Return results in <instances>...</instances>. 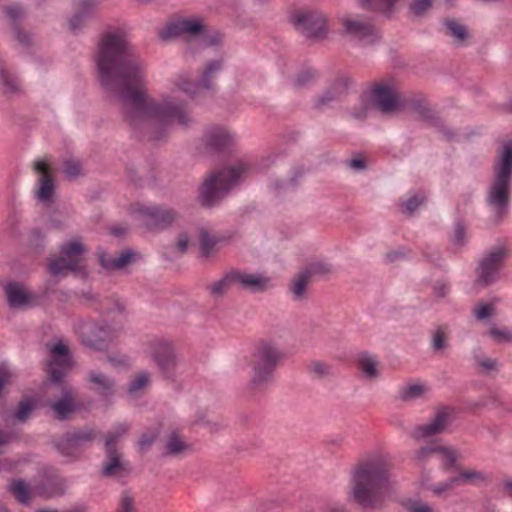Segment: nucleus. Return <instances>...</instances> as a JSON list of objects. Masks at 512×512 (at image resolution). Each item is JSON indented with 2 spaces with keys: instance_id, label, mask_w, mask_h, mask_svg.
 Here are the masks:
<instances>
[{
  "instance_id": "nucleus-22",
  "label": "nucleus",
  "mask_w": 512,
  "mask_h": 512,
  "mask_svg": "<svg viewBox=\"0 0 512 512\" xmlns=\"http://www.w3.org/2000/svg\"><path fill=\"white\" fill-rule=\"evenodd\" d=\"M96 4V0H74L73 7L75 13L69 19V28L74 32L81 30Z\"/></svg>"
},
{
  "instance_id": "nucleus-54",
  "label": "nucleus",
  "mask_w": 512,
  "mask_h": 512,
  "mask_svg": "<svg viewBox=\"0 0 512 512\" xmlns=\"http://www.w3.org/2000/svg\"><path fill=\"white\" fill-rule=\"evenodd\" d=\"M4 12H5V15L9 19L15 20V19L19 18L23 14V9L18 4H12V5L7 6L5 8Z\"/></svg>"
},
{
  "instance_id": "nucleus-15",
  "label": "nucleus",
  "mask_w": 512,
  "mask_h": 512,
  "mask_svg": "<svg viewBox=\"0 0 512 512\" xmlns=\"http://www.w3.org/2000/svg\"><path fill=\"white\" fill-rule=\"evenodd\" d=\"M71 357L67 346L58 341L50 348V361L48 363V374L50 380L58 383L71 368Z\"/></svg>"
},
{
  "instance_id": "nucleus-53",
  "label": "nucleus",
  "mask_w": 512,
  "mask_h": 512,
  "mask_svg": "<svg viewBox=\"0 0 512 512\" xmlns=\"http://www.w3.org/2000/svg\"><path fill=\"white\" fill-rule=\"evenodd\" d=\"M0 85L9 92L17 88L16 82L3 70L0 71Z\"/></svg>"
},
{
  "instance_id": "nucleus-52",
  "label": "nucleus",
  "mask_w": 512,
  "mask_h": 512,
  "mask_svg": "<svg viewBox=\"0 0 512 512\" xmlns=\"http://www.w3.org/2000/svg\"><path fill=\"white\" fill-rule=\"evenodd\" d=\"M446 335L442 329H437L432 335V346L435 350H442L446 346Z\"/></svg>"
},
{
  "instance_id": "nucleus-11",
  "label": "nucleus",
  "mask_w": 512,
  "mask_h": 512,
  "mask_svg": "<svg viewBox=\"0 0 512 512\" xmlns=\"http://www.w3.org/2000/svg\"><path fill=\"white\" fill-rule=\"evenodd\" d=\"M129 429V425L121 423L115 429L109 432L105 439V447L108 457V462L103 467V474L105 476H121L127 471L125 463L120 459L117 452L116 444L118 439L124 435Z\"/></svg>"
},
{
  "instance_id": "nucleus-34",
  "label": "nucleus",
  "mask_w": 512,
  "mask_h": 512,
  "mask_svg": "<svg viewBox=\"0 0 512 512\" xmlns=\"http://www.w3.org/2000/svg\"><path fill=\"white\" fill-rule=\"evenodd\" d=\"M89 379L103 394L110 392L114 386V381L100 372H91Z\"/></svg>"
},
{
  "instance_id": "nucleus-48",
  "label": "nucleus",
  "mask_w": 512,
  "mask_h": 512,
  "mask_svg": "<svg viewBox=\"0 0 512 512\" xmlns=\"http://www.w3.org/2000/svg\"><path fill=\"white\" fill-rule=\"evenodd\" d=\"M433 0H413L410 4V11L416 16L426 13L432 6Z\"/></svg>"
},
{
  "instance_id": "nucleus-59",
  "label": "nucleus",
  "mask_w": 512,
  "mask_h": 512,
  "mask_svg": "<svg viewBox=\"0 0 512 512\" xmlns=\"http://www.w3.org/2000/svg\"><path fill=\"white\" fill-rule=\"evenodd\" d=\"M155 435L147 436L142 435L140 438L138 445L141 449H146L153 441H154Z\"/></svg>"
},
{
  "instance_id": "nucleus-20",
  "label": "nucleus",
  "mask_w": 512,
  "mask_h": 512,
  "mask_svg": "<svg viewBox=\"0 0 512 512\" xmlns=\"http://www.w3.org/2000/svg\"><path fill=\"white\" fill-rule=\"evenodd\" d=\"M231 273L235 285H239L253 292L264 290L271 281V279L263 273H251L240 270H232Z\"/></svg>"
},
{
  "instance_id": "nucleus-8",
  "label": "nucleus",
  "mask_w": 512,
  "mask_h": 512,
  "mask_svg": "<svg viewBox=\"0 0 512 512\" xmlns=\"http://www.w3.org/2000/svg\"><path fill=\"white\" fill-rule=\"evenodd\" d=\"M292 22L308 39L322 40L329 32L327 16L322 11L298 10L292 15Z\"/></svg>"
},
{
  "instance_id": "nucleus-5",
  "label": "nucleus",
  "mask_w": 512,
  "mask_h": 512,
  "mask_svg": "<svg viewBox=\"0 0 512 512\" xmlns=\"http://www.w3.org/2000/svg\"><path fill=\"white\" fill-rule=\"evenodd\" d=\"M370 102L374 107L383 113H392L399 110L403 105L397 82L394 78H386L375 82L366 92L359 107L354 108L352 115L357 119L367 116Z\"/></svg>"
},
{
  "instance_id": "nucleus-45",
  "label": "nucleus",
  "mask_w": 512,
  "mask_h": 512,
  "mask_svg": "<svg viewBox=\"0 0 512 512\" xmlns=\"http://www.w3.org/2000/svg\"><path fill=\"white\" fill-rule=\"evenodd\" d=\"M496 308L493 303H480L473 309V314L478 320H484L494 316Z\"/></svg>"
},
{
  "instance_id": "nucleus-2",
  "label": "nucleus",
  "mask_w": 512,
  "mask_h": 512,
  "mask_svg": "<svg viewBox=\"0 0 512 512\" xmlns=\"http://www.w3.org/2000/svg\"><path fill=\"white\" fill-rule=\"evenodd\" d=\"M389 467V456L383 452H375L361 460L351 473L350 498L365 509L380 507L393 487Z\"/></svg>"
},
{
  "instance_id": "nucleus-35",
  "label": "nucleus",
  "mask_w": 512,
  "mask_h": 512,
  "mask_svg": "<svg viewBox=\"0 0 512 512\" xmlns=\"http://www.w3.org/2000/svg\"><path fill=\"white\" fill-rule=\"evenodd\" d=\"M487 335L496 343L512 341V330L507 327L493 326L487 331Z\"/></svg>"
},
{
  "instance_id": "nucleus-47",
  "label": "nucleus",
  "mask_w": 512,
  "mask_h": 512,
  "mask_svg": "<svg viewBox=\"0 0 512 512\" xmlns=\"http://www.w3.org/2000/svg\"><path fill=\"white\" fill-rule=\"evenodd\" d=\"M92 436H93L92 430L87 429V430H84V431H79V432H75V433H72V434L68 435L67 436V442L71 446H75L76 447V446H80L84 442L92 439Z\"/></svg>"
},
{
  "instance_id": "nucleus-28",
  "label": "nucleus",
  "mask_w": 512,
  "mask_h": 512,
  "mask_svg": "<svg viewBox=\"0 0 512 512\" xmlns=\"http://www.w3.org/2000/svg\"><path fill=\"white\" fill-rule=\"evenodd\" d=\"M200 250L204 256L210 255L224 241L223 237L210 235L206 230L199 232Z\"/></svg>"
},
{
  "instance_id": "nucleus-9",
  "label": "nucleus",
  "mask_w": 512,
  "mask_h": 512,
  "mask_svg": "<svg viewBox=\"0 0 512 512\" xmlns=\"http://www.w3.org/2000/svg\"><path fill=\"white\" fill-rule=\"evenodd\" d=\"M507 255L508 250L504 244H498L488 249L479 262V279L485 284L497 281Z\"/></svg>"
},
{
  "instance_id": "nucleus-14",
  "label": "nucleus",
  "mask_w": 512,
  "mask_h": 512,
  "mask_svg": "<svg viewBox=\"0 0 512 512\" xmlns=\"http://www.w3.org/2000/svg\"><path fill=\"white\" fill-rule=\"evenodd\" d=\"M82 343L92 349L101 350L112 341L115 328L108 324L87 323L81 328Z\"/></svg>"
},
{
  "instance_id": "nucleus-55",
  "label": "nucleus",
  "mask_w": 512,
  "mask_h": 512,
  "mask_svg": "<svg viewBox=\"0 0 512 512\" xmlns=\"http://www.w3.org/2000/svg\"><path fill=\"white\" fill-rule=\"evenodd\" d=\"M109 362L117 368H122L130 364V358L126 355L118 354L114 357H109Z\"/></svg>"
},
{
  "instance_id": "nucleus-49",
  "label": "nucleus",
  "mask_w": 512,
  "mask_h": 512,
  "mask_svg": "<svg viewBox=\"0 0 512 512\" xmlns=\"http://www.w3.org/2000/svg\"><path fill=\"white\" fill-rule=\"evenodd\" d=\"M63 173L66 177L73 179L81 173V165L78 161L67 160L63 164Z\"/></svg>"
},
{
  "instance_id": "nucleus-24",
  "label": "nucleus",
  "mask_w": 512,
  "mask_h": 512,
  "mask_svg": "<svg viewBox=\"0 0 512 512\" xmlns=\"http://www.w3.org/2000/svg\"><path fill=\"white\" fill-rule=\"evenodd\" d=\"M8 303L13 308H24L29 306L31 296L25 288L18 283H9L5 287Z\"/></svg>"
},
{
  "instance_id": "nucleus-29",
  "label": "nucleus",
  "mask_w": 512,
  "mask_h": 512,
  "mask_svg": "<svg viewBox=\"0 0 512 512\" xmlns=\"http://www.w3.org/2000/svg\"><path fill=\"white\" fill-rule=\"evenodd\" d=\"M360 7L390 14L398 0H357Z\"/></svg>"
},
{
  "instance_id": "nucleus-39",
  "label": "nucleus",
  "mask_w": 512,
  "mask_h": 512,
  "mask_svg": "<svg viewBox=\"0 0 512 512\" xmlns=\"http://www.w3.org/2000/svg\"><path fill=\"white\" fill-rule=\"evenodd\" d=\"M445 26L449 31L450 35L453 36L458 41H463L468 36L466 27L456 20H446Z\"/></svg>"
},
{
  "instance_id": "nucleus-41",
  "label": "nucleus",
  "mask_w": 512,
  "mask_h": 512,
  "mask_svg": "<svg viewBox=\"0 0 512 512\" xmlns=\"http://www.w3.org/2000/svg\"><path fill=\"white\" fill-rule=\"evenodd\" d=\"M198 41L202 47L217 46L222 42V35L218 31H210L205 27L204 32Z\"/></svg>"
},
{
  "instance_id": "nucleus-25",
  "label": "nucleus",
  "mask_w": 512,
  "mask_h": 512,
  "mask_svg": "<svg viewBox=\"0 0 512 512\" xmlns=\"http://www.w3.org/2000/svg\"><path fill=\"white\" fill-rule=\"evenodd\" d=\"M138 213L141 216L150 219L155 224L168 223L174 218L172 210L155 206H140L138 208Z\"/></svg>"
},
{
  "instance_id": "nucleus-4",
  "label": "nucleus",
  "mask_w": 512,
  "mask_h": 512,
  "mask_svg": "<svg viewBox=\"0 0 512 512\" xmlns=\"http://www.w3.org/2000/svg\"><path fill=\"white\" fill-rule=\"evenodd\" d=\"M251 172L247 159H235L217 173L209 175L199 188V201L211 207L220 201L233 187L242 182Z\"/></svg>"
},
{
  "instance_id": "nucleus-19",
  "label": "nucleus",
  "mask_w": 512,
  "mask_h": 512,
  "mask_svg": "<svg viewBox=\"0 0 512 512\" xmlns=\"http://www.w3.org/2000/svg\"><path fill=\"white\" fill-rule=\"evenodd\" d=\"M235 139V134L228 128L211 126L205 130L202 142L210 150H221L232 145Z\"/></svg>"
},
{
  "instance_id": "nucleus-23",
  "label": "nucleus",
  "mask_w": 512,
  "mask_h": 512,
  "mask_svg": "<svg viewBox=\"0 0 512 512\" xmlns=\"http://www.w3.org/2000/svg\"><path fill=\"white\" fill-rule=\"evenodd\" d=\"M137 254L132 250H125L119 256L113 257L107 253L99 254V261L106 270H122L136 260Z\"/></svg>"
},
{
  "instance_id": "nucleus-30",
  "label": "nucleus",
  "mask_w": 512,
  "mask_h": 512,
  "mask_svg": "<svg viewBox=\"0 0 512 512\" xmlns=\"http://www.w3.org/2000/svg\"><path fill=\"white\" fill-rule=\"evenodd\" d=\"M310 278L311 276L305 270L295 276L290 287L294 299H301L304 296Z\"/></svg>"
},
{
  "instance_id": "nucleus-64",
  "label": "nucleus",
  "mask_w": 512,
  "mask_h": 512,
  "mask_svg": "<svg viewBox=\"0 0 512 512\" xmlns=\"http://www.w3.org/2000/svg\"><path fill=\"white\" fill-rule=\"evenodd\" d=\"M505 487H506V489H507L508 491H510V492H511V494H512V481H507V482H505Z\"/></svg>"
},
{
  "instance_id": "nucleus-60",
  "label": "nucleus",
  "mask_w": 512,
  "mask_h": 512,
  "mask_svg": "<svg viewBox=\"0 0 512 512\" xmlns=\"http://www.w3.org/2000/svg\"><path fill=\"white\" fill-rule=\"evenodd\" d=\"M350 165H351V167H353L355 169H362L365 166L364 165V161L361 160V159H353V160H351Z\"/></svg>"
},
{
  "instance_id": "nucleus-36",
  "label": "nucleus",
  "mask_w": 512,
  "mask_h": 512,
  "mask_svg": "<svg viewBox=\"0 0 512 512\" xmlns=\"http://www.w3.org/2000/svg\"><path fill=\"white\" fill-rule=\"evenodd\" d=\"M425 197L422 193H415L401 203V211L405 214H413L423 204Z\"/></svg>"
},
{
  "instance_id": "nucleus-13",
  "label": "nucleus",
  "mask_w": 512,
  "mask_h": 512,
  "mask_svg": "<svg viewBox=\"0 0 512 512\" xmlns=\"http://www.w3.org/2000/svg\"><path fill=\"white\" fill-rule=\"evenodd\" d=\"M342 31L345 35L359 40L364 44L372 43L375 38L373 25L365 18L359 15L348 14L341 19Z\"/></svg>"
},
{
  "instance_id": "nucleus-17",
  "label": "nucleus",
  "mask_w": 512,
  "mask_h": 512,
  "mask_svg": "<svg viewBox=\"0 0 512 512\" xmlns=\"http://www.w3.org/2000/svg\"><path fill=\"white\" fill-rule=\"evenodd\" d=\"M34 169L39 175L36 198L43 204H49L54 194V184L50 177L51 165L49 159L37 160Z\"/></svg>"
},
{
  "instance_id": "nucleus-7",
  "label": "nucleus",
  "mask_w": 512,
  "mask_h": 512,
  "mask_svg": "<svg viewBox=\"0 0 512 512\" xmlns=\"http://www.w3.org/2000/svg\"><path fill=\"white\" fill-rule=\"evenodd\" d=\"M86 249L79 239H72L60 247V255L49 260V272L53 276H65L70 272L81 273L84 269L83 254Z\"/></svg>"
},
{
  "instance_id": "nucleus-37",
  "label": "nucleus",
  "mask_w": 512,
  "mask_h": 512,
  "mask_svg": "<svg viewBox=\"0 0 512 512\" xmlns=\"http://www.w3.org/2000/svg\"><path fill=\"white\" fill-rule=\"evenodd\" d=\"M189 448V445L183 441L176 433H172L166 443V451L169 454H180L186 451Z\"/></svg>"
},
{
  "instance_id": "nucleus-6",
  "label": "nucleus",
  "mask_w": 512,
  "mask_h": 512,
  "mask_svg": "<svg viewBox=\"0 0 512 512\" xmlns=\"http://www.w3.org/2000/svg\"><path fill=\"white\" fill-rule=\"evenodd\" d=\"M284 353L279 345L268 339L260 340L253 352V366L250 384L253 388H263L274 380L278 364L283 360Z\"/></svg>"
},
{
  "instance_id": "nucleus-27",
  "label": "nucleus",
  "mask_w": 512,
  "mask_h": 512,
  "mask_svg": "<svg viewBox=\"0 0 512 512\" xmlns=\"http://www.w3.org/2000/svg\"><path fill=\"white\" fill-rule=\"evenodd\" d=\"M358 367L367 378L373 379L379 375L377 361L372 355L361 354L358 358Z\"/></svg>"
},
{
  "instance_id": "nucleus-61",
  "label": "nucleus",
  "mask_w": 512,
  "mask_h": 512,
  "mask_svg": "<svg viewBox=\"0 0 512 512\" xmlns=\"http://www.w3.org/2000/svg\"><path fill=\"white\" fill-rule=\"evenodd\" d=\"M8 441L9 437L6 434L0 432V448L4 446Z\"/></svg>"
},
{
  "instance_id": "nucleus-12",
  "label": "nucleus",
  "mask_w": 512,
  "mask_h": 512,
  "mask_svg": "<svg viewBox=\"0 0 512 512\" xmlns=\"http://www.w3.org/2000/svg\"><path fill=\"white\" fill-rule=\"evenodd\" d=\"M151 355L162 373L170 378L179 365V358L173 344L165 339H157L151 344Z\"/></svg>"
},
{
  "instance_id": "nucleus-42",
  "label": "nucleus",
  "mask_w": 512,
  "mask_h": 512,
  "mask_svg": "<svg viewBox=\"0 0 512 512\" xmlns=\"http://www.w3.org/2000/svg\"><path fill=\"white\" fill-rule=\"evenodd\" d=\"M312 277L314 275H325L332 271V266L323 260H315L304 269Z\"/></svg>"
},
{
  "instance_id": "nucleus-50",
  "label": "nucleus",
  "mask_w": 512,
  "mask_h": 512,
  "mask_svg": "<svg viewBox=\"0 0 512 512\" xmlns=\"http://www.w3.org/2000/svg\"><path fill=\"white\" fill-rule=\"evenodd\" d=\"M404 505L410 512H434L432 507L419 500L408 499Z\"/></svg>"
},
{
  "instance_id": "nucleus-46",
  "label": "nucleus",
  "mask_w": 512,
  "mask_h": 512,
  "mask_svg": "<svg viewBox=\"0 0 512 512\" xmlns=\"http://www.w3.org/2000/svg\"><path fill=\"white\" fill-rule=\"evenodd\" d=\"M36 403L33 399L26 398L24 399L20 405L16 413L14 414V417L19 421H25L29 414L33 411L35 408Z\"/></svg>"
},
{
  "instance_id": "nucleus-40",
  "label": "nucleus",
  "mask_w": 512,
  "mask_h": 512,
  "mask_svg": "<svg viewBox=\"0 0 512 512\" xmlns=\"http://www.w3.org/2000/svg\"><path fill=\"white\" fill-rule=\"evenodd\" d=\"M308 370L315 377L323 378L331 374L332 367L327 362L314 360L308 365Z\"/></svg>"
},
{
  "instance_id": "nucleus-57",
  "label": "nucleus",
  "mask_w": 512,
  "mask_h": 512,
  "mask_svg": "<svg viewBox=\"0 0 512 512\" xmlns=\"http://www.w3.org/2000/svg\"><path fill=\"white\" fill-rule=\"evenodd\" d=\"M190 238L187 234H181L177 240V248L180 252H185L188 248Z\"/></svg>"
},
{
  "instance_id": "nucleus-26",
  "label": "nucleus",
  "mask_w": 512,
  "mask_h": 512,
  "mask_svg": "<svg viewBox=\"0 0 512 512\" xmlns=\"http://www.w3.org/2000/svg\"><path fill=\"white\" fill-rule=\"evenodd\" d=\"M52 409L58 418L64 419L75 409L72 393L69 389L63 390L62 398L52 404Z\"/></svg>"
},
{
  "instance_id": "nucleus-16",
  "label": "nucleus",
  "mask_w": 512,
  "mask_h": 512,
  "mask_svg": "<svg viewBox=\"0 0 512 512\" xmlns=\"http://www.w3.org/2000/svg\"><path fill=\"white\" fill-rule=\"evenodd\" d=\"M451 422V410L447 407L438 409L430 421L426 424L417 426L412 437L416 440H425L435 435L443 433Z\"/></svg>"
},
{
  "instance_id": "nucleus-51",
  "label": "nucleus",
  "mask_w": 512,
  "mask_h": 512,
  "mask_svg": "<svg viewBox=\"0 0 512 512\" xmlns=\"http://www.w3.org/2000/svg\"><path fill=\"white\" fill-rule=\"evenodd\" d=\"M348 86L347 79H340L334 88L336 91L333 95L330 94V92H327L323 97L320 98V104H325L326 102L332 100L336 94L342 93Z\"/></svg>"
},
{
  "instance_id": "nucleus-58",
  "label": "nucleus",
  "mask_w": 512,
  "mask_h": 512,
  "mask_svg": "<svg viewBox=\"0 0 512 512\" xmlns=\"http://www.w3.org/2000/svg\"><path fill=\"white\" fill-rule=\"evenodd\" d=\"M478 365L486 371L493 370L496 367V361L490 358L479 360Z\"/></svg>"
},
{
  "instance_id": "nucleus-62",
  "label": "nucleus",
  "mask_w": 512,
  "mask_h": 512,
  "mask_svg": "<svg viewBox=\"0 0 512 512\" xmlns=\"http://www.w3.org/2000/svg\"><path fill=\"white\" fill-rule=\"evenodd\" d=\"M115 311H124V305L119 300L115 301Z\"/></svg>"
},
{
  "instance_id": "nucleus-21",
  "label": "nucleus",
  "mask_w": 512,
  "mask_h": 512,
  "mask_svg": "<svg viewBox=\"0 0 512 512\" xmlns=\"http://www.w3.org/2000/svg\"><path fill=\"white\" fill-rule=\"evenodd\" d=\"M484 479V476L481 472L476 470H462L458 473L457 476L451 477L447 481L435 485L432 490L435 494H442L446 491H449L455 487L468 485V484H476Z\"/></svg>"
},
{
  "instance_id": "nucleus-10",
  "label": "nucleus",
  "mask_w": 512,
  "mask_h": 512,
  "mask_svg": "<svg viewBox=\"0 0 512 512\" xmlns=\"http://www.w3.org/2000/svg\"><path fill=\"white\" fill-rule=\"evenodd\" d=\"M205 24L203 19L198 16H187L171 21L165 28L159 32L162 40L172 37L183 36L187 38L199 39L204 32Z\"/></svg>"
},
{
  "instance_id": "nucleus-1",
  "label": "nucleus",
  "mask_w": 512,
  "mask_h": 512,
  "mask_svg": "<svg viewBox=\"0 0 512 512\" xmlns=\"http://www.w3.org/2000/svg\"><path fill=\"white\" fill-rule=\"evenodd\" d=\"M95 62L102 87L123 103L126 121L148 130L155 139L175 124L192 122L184 95L195 98L199 90H213L224 66L221 58L208 61L197 82L186 71L177 73L170 80L169 91L155 99L148 90L147 65L132 53L122 28L102 34Z\"/></svg>"
},
{
  "instance_id": "nucleus-38",
  "label": "nucleus",
  "mask_w": 512,
  "mask_h": 512,
  "mask_svg": "<svg viewBox=\"0 0 512 512\" xmlns=\"http://www.w3.org/2000/svg\"><path fill=\"white\" fill-rule=\"evenodd\" d=\"M10 491L21 503H27L30 498V489L22 480H15L10 485Z\"/></svg>"
},
{
  "instance_id": "nucleus-63",
  "label": "nucleus",
  "mask_w": 512,
  "mask_h": 512,
  "mask_svg": "<svg viewBox=\"0 0 512 512\" xmlns=\"http://www.w3.org/2000/svg\"><path fill=\"white\" fill-rule=\"evenodd\" d=\"M329 512H345L344 508L340 507H332L329 509Z\"/></svg>"
},
{
  "instance_id": "nucleus-33",
  "label": "nucleus",
  "mask_w": 512,
  "mask_h": 512,
  "mask_svg": "<svg viewBox=\"0 0 512 512\" xmlns=\"http://www.w3.org/2000/svg\"><path fill=\"white\" fill-rule=\"evenodd\" d=\"M150 382V376L146 372L139 373L130 383L128 387V395L133 398L136 397L142 390H144Z\"/></svg>"
},
{
  "instance_id": "nucleus-56",
  "label": "nucleus",
  "mask_w": 512,
  "mask_h": 512,
  "mask_svg": "<svg viewBox=\"0 0 512 512\" xmlns=\"http://www.w3.org/2000/svg\"><path fill=\"white\" fill-rule=\"evenodd\" d=\"M449 292V286L446 283L439 282L434 286V293L438 297H444Z\"/></svg>"
},
{
  "instance_id": "nucleus-18",
  "label": "nucleus",
  "mask_w": 512,
  "mask_h": 512,
  "mask_svg": "<svg viewBox=\"0 0 512 512\" xmlns=\"http://www.w3.org/2000/svg\"><path fill=\"white\" fill-rule=\"evenodd\" d=\"M434 454L439 456L443 465L447 468L454 467L459 457L458 452L451 447L444 446L440 443H432L421 447L415 454V460L418 463H423Z\"/></svg>"
},
{
  "instance_id": "nucleus-43",
  "label": "nucleus",
  "mask_w": 512,
  "mask_h": 512,
  "mask_svg": "<svg viewBox=\"0 0 512 512\" xmlns=\"http://www.w3.org/2000/svg\"><path fill=\"white\" fill-rule=\"evenodd\" d=\"M468 233L462 223H457L454 227L451 242L456 247H462L468 242Z\"/></svg>"
},
{
  "instance_id": "nucleus-44",
  "label": "nucleus",
  "mask_w": 512,
  "mask_h": 512,
  "mask_svg": "<svg viewBox=\"0 0 512 512\" xmlns=\"http://www.w3.org/2000/svg\"><path fill=\"white\" fill-rule=\"evenodd\" d=\"M115 512H136L134 497L128 492H123Z\"/></svg>"
},
{
  "instance_id": "nucleus-32",
  "label": "nucleus",
  "mask_w": 512,
  "mask_h": 512,
  "mask_svg": "<svg viewBox=\"0 0 512 512\" xmlns=\"http://www.w3.org/2000/svg\"><path fill=\"white\" fill-rule=\"evenodd\" d=\"M427 391V386L414 383L404 386L400 391V396L403 400H415L423 397Z\"/></svg>"
},
{
  "instance_id": "nucleus-3",
  "label": "nucleus",
  "mask_w": 512,
  "mask_h": 512,
  "mask_svg": "<svg viewBox=\"0 0 512 512\" xmlns=\"http://www.w3.org/2000/svg\"><path fill=\"white\" fill-rule=\"evenodd\" d=\"M512 187V141L503 144L494 165V178L487 193V204L494 222H498L508 211Z\"/></svg>"
},
{
  "instance_id": "nucleus-31",
  "label": "nucleus",
  "mask_w": 512,
  "mask_h": 512,
  "mask_svg": "<svg viewBox=\"0 0 512 512\" xmlns=\"http://www.w3.org/2000/svg\"><path fill=\"white\" fill-rule=\"evenodd\" d=\"M234 285L235 284L233 281L232 273L230 271L227 274H225L221 279L213 282L209 286L210 294L215 297L221 296Z\"/></svg>"
}]
</instances>
